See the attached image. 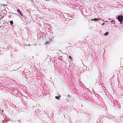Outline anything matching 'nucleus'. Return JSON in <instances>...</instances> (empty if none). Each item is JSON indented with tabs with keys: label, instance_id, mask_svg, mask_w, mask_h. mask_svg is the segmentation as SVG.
I'll list each match as a JSON object with an SVG mask.
<instances>
[{
	"label": "nucleus",
	"instance_id": "f257e3e1",
	"mask_svg": "<svg viewBox=\"0 0 123 123\" xmlns=\"http://www.w3.org/2000/svg\"><path fill=\"white\" fill-rule=\"evenodd\" d=\"M117 19L119 21L121 22L123 20V17L121 15L119 16L118 17Z\"/></svg>",
	"mask_w": 123,
	"mask_h": 123
},
{
	"label": "nucleus",
	"instance_id": "f03ea898",
	"mask_svg": "<svg viewBox=\"0 0 123 123\" xmlns=\"http://www.w3.org/2000/svg\"><path fill=\"white\" fill-rule=\"evenodd\" d=\"M61 96H55V98L56 99H59L60 98Z\"/></svg>",
	"mask_w": 123,
	"mask_h": 123
},
{
	"label": "nucleus",
	"instance_id": "7ed1b4c3",
	"mask_svg": "<svg viewBox=\"0 0 123 123\" xmlns=\"http://www.w3.org/2000/svg\"><path fill=\"white\" fill-rule=\"evenodd\" d=\"M17 11L18 12L20 13V14L21 15V11H20V10L18 9H17Z\"/></svg>",
	"mask_w": 123,
	"mask_h": 123
},
{
	"label": "nucleus",
	"instance_id": "20e7f679",
	"mask_svg": "<svg viewBox=\"0 0 123 123\" xmlns=\"http://www.w3.org/2000/svg\"><path fill=\"white\" fill-rule=\"evenodd\" d=\"M109 33L108 32H106L105 34H104V35L105 36H106L108 35Z\"/></svg>",
	"mask_w": 123,
	"mask_h": 123
},
{
	"label": "nucleus",
	"instance_id": "39448f33",
	"mask_svg": "<svg viewBox=\"0 0 123 123\" xmlns=\"http://www.w3.org/2000/svg\"><path fill=\"white\" fill-rule=\"evenodd\" d=\"M69 58L71 59L72 60L71 57L70 56H69Z\"/></svg>",
	"mask_w": 123,
	"mask_h": 123
},
{
	"label": "nucleus",
	"instance_id": "423d86ee",
	"mask_svg": "<svg viewBox=\"0 0 123 123\" xmlns=\"http://www.w3.org/2000/svg\"><path fill=\"white\" fill-rule=\"evenodd\" d=\"M10 23H13V21L12 20L10 22Z\"/></svg>",
	"mask_w": 123,
	"mask_h": 123
},
{
	"label": "nucleus",
	"instance_id": "0eeeda50",
	"mask_svg": "<svg viewBox=\"0 0 123 123\" xmlns=\"http://www.w3.org/2000/svg\"><path fill=\"white\" fill-rule=\"evenodd\" d=\"M93 20L94 21H96V20H97L96 19H93Z\"/></svg>",
	"mask_w": 123,
	"mask_h": 123
},
{
	"label": "nucleus",
	"instance_id": "6e6552de",
	"mask_svg": "<svg viewBox=\"0 0 123 123\" xmlns=\"http://www.w3.org/2000/svg\"><path fill=\"white\" fill-rule=\"evenodd\" d=\"M104 24V23H103V24H102V25H103L104 24Z\"/></svg>",
	"mask_w": 123,
	"mask_h": 123
},
{
	"label": "nucleus",
	"instance_id": "1a4fd4ad",
	"mask_svg": "<svg viewBox=\"0 0 123 123\" xmlns=\"http://www.w3.org/2000/svg\"><path fill=\"white\" fill-rule=\"evenodd\" d=\"M13 24H12V23L11 24V25H12Z\"/></svg>",
	"mask_w": 123,
	"mask_h": 123
}]
</instances>
